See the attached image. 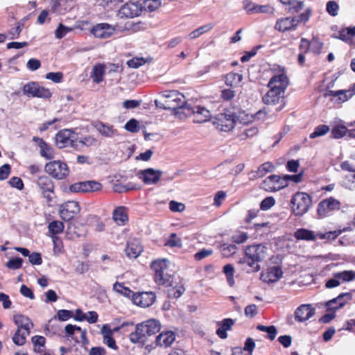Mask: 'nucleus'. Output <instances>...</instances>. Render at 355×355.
Instances as JSON below:
<instances>
[{"mask_svg": "<svg viewBox=\"0 0 355 355\" xmlns=\"http://www.w3.org/2000/svg\"><path fill=\"white\" fill-rule=\"evenodd\" d=\"M244 257L241 258L238 263L246 264L251 272H258L261 267L259 264L263 261L268 255V248L263 244H253L247 245L244 248Z\"/></svg>", "mask_w": 355, "mask_h": 355, "instance_id": "f257e3e1", "label": "nucleus"}, {"mask_svg": "<svg viewBox=\"0 0 355 355\" xmlns=\"http://www.w3.org/2000/svg\"><path fill=\"white\" fill-rule=\"evenodd\" d=\"M155 105L164 110L176 111L181 109L186 112L185 107L188 104L184 95L178 90H165L159 94V98L155 101Z\"/></svg>", "mask_w": 355, "mask_h": 355, "instance_id": "f03ea898", "label": "nucleus"}, {"mask_svg": "<svg viewBox=\"0 0 355 355\" xmlns=\"http://www.w3.org/2000/svg\"><path fill=\"white\" fill-rule=\"evenodd\" d=\"M313 8L310 6L297 16L282 17L277 19L274 28L280 33L295 31L299 24H306L313 15Z\"/></svg>", "mask_w": 355, "mask_h": 355, "instance_id": "7ed1b4c3", "label": "nucleus"}, {"mask_svg": "<svg viewBox=\"0 0 355 355\" xmlns=\"http://www.w3.org/2000/svg\"><path fill=\"white\" fill-rule=\"evenodd\" d=\"M266 111L261 110L256 112L255 114L252 115L248 122H243V125L239 128L235 137V139L239 142H242L257 136L259 133L258 127L252 124H249V123L252 122L255 119H264L266 116Z\"/></svg>", "mask_w": 355, "mask_h": 355, "instance_id": "20e7f679", "label": "nucleus"}, {"mask_svg": "<svg viewBox=\"0 0 355 355\" xmlns=\"http://www.w3.org/2000/svg\"><path fill=\"white\" fill-rule=\"evenodd\" d=\"M312 206L311 196L302 191L296 192L291 199L290 207L292 213L296 216H302Z\"/></svg>", "mask_w": 355, "mask_h": 355, "instance_id": "39448f33", "label": "nucleus"}, {"mask_svg": "<svg viewBox=\"0 0 355 355\" xmlns=\"http://www.w3.org/2000/svg\"><path fill=\"white\" fill-rule=\"evenodd\" d=\"M150 268L154 272V282L158 286L168 285L172 276L167 272L166 259H157L152 261Z\"/></svg>", "mask_w": 355, "mask_h": 355, "instance_id": "423d86ee", "label": "nucleus"}, {"mask_svg": "<svg viewBox=\"0 0 355 355\" xmlns=\"http://www.w3.org/2000/svg\"><path fill=\"white\" fill-rule=\"evenodd\" d=\"M23 94L29 98H50L52 92L37 82L31 81L23 86Z\"/></svg>", "mask_w": 355, "mask_h": 355, "instance_id": "0eeeda50", "label": "nucleus"}, {"mask_svg": "<svg viewBox=\"0 0 355 355\" xmlns=\"http://www.w3.org/2000/svg\"><path fill=\"white\" fill-rule=\"evenodd\" d=\"M44 170L52 178L59 180L65 179L69 173L67 164L60 160H54L46 163Z\"/></svg>", "mask_w": 355, "mask_h": 355, "instance_id": "6e6552de", "label": "nucleus"}, {"mask_svg": "<svg viewBox=\"0 0 355 355\" xmlns=\"http://www.w3.org/2000/svg\"><path fill=\"white\" fill-rule=\"evenodd\" d=\"M35 182L46 202L50 204L53 201L55 190V184L52 179L46 175H42L37 178Z\"/></svg>", "mask_w": 355, "mask_h": 355, "instance_id": "1a4fd4ad", "label": "nucleus"}, {"mask_svg": "<svg viewBox=\"0 0 355 355\" xmlns=\"http://www.w3.org/2000/svg\"><path fill=\"white\" fill-rule=\"evenodd\" d=\"M236 119L237 116L234 112L225 109L224 112L218 114L215 123L220 131L229 132L234 128Z\"/></svg>", "mask_w": 355, "mask_h": 355, "instance_id": "9d476101", "label": "nucleus"}, {"mask_svg": "<svg viewBox=\"0 0 355 355\" xmlns=\"http://www.w3.org/2000/svg\"><path fill=\"white\" fill-rule=\"evenodd\" d=\"M55 145L58 148L74 147L77 141V135L69 129L59 130L55 137Z\"/></svg>", "mask_w": 355, "mask_h": 355, "instance_id": "9b49d317", "label": "nucleus"}, {"mask_svg": "<svg viewBox=\"0 0 355 355\" xmlns=\"http://www.w3.org/2000/svg\"><path fill=\"white\" fill-rule=\"evenodd\" d=\"M186 115L193 116L194 123H202L209 121L211 117L209 110L200 105H187L185 107Z\"/></svg>", "mask_w": 355, "mask_h": 355, "instance_id": "f8f14e48", "label": "nucleus"}, {"mask_svg": "<svg viewBox=\"0 0 355 355\" xmlns=\"http://www.w3.org/2000/svg\"><path fill=\"white\" fill-rule=\"evenodd\" d=\"M340 206V202L333 197L322 200L318 205V216L319 218H324L328 216L331 212L339 210Z\"/></svg>", "mask_w": 355, "mask_h": 355, "instance_id": "ddd939ff", "label": "nucleus"}, {"mask_svg": "<svg viewBox=\"0 0 355 355\" xmlns=\"http://www.w3.org/2000/svg\"><path fill=\"white\" fill-rule=\"evenodd\" d=\"M333 277L325 282V287L333 288L338 286L342 283L350 282L355 280V271L343 270L334 272Z\"/></svg>", "mask_w": 355, "mask_h": 355, "instance_id": "4468645a", "label": "nucleus"}, {"mask_svg": "<svg viewBox=\"0 0 355 355\" xmlns=\"http://www.w3.org/2000/svg\"><path fill=\"white\" fill-rule=\"evenodd\" d=\"M277 73L270 79L267 87L285 92L289 85V79L284 67H279Z\"/></svg>", "mask_w": 355, "mask_h": 355, "instance_id": "2eb2a0df", "label": "nucleus"}, {"mask_svg": "<svg viewBox=\"0 0 355 355\" xmlns=\"http://www.w3.org/2000/svg\"><path fill=\"white\" fill-rule=\"evenodd\" d=\"M80 207L77 201L69 200L59 206V215L64 221L73 219L79 214Z\"/></svg>", "mask_w": 355, "mask_h": 355, "instance_id": "dca6fc26", "label": "nucleus"}, {"mask_svg": "<svg viewBox=\"0 0 355 355\" xmlns=\"http://www.w3.org/2000/svg\"><path fill=\"white\" fill-rule=\"evenodd\" d=\"M287 187L284 176L270 175L261 183V188L268 192H276Z\"/></svg>", "mask_w": 355, "mask_h": 355, "instance_id": "f3484780", "label": "nucleus"}, {"mask_svg": "<svg viewBox=\"0 0 355 355\" xmlns=\"http://www.w3.org/2000/svg\"><path fill=\"white\" fill-rule=\"evenodd\" d=\"M143 7L140 3L129 1L120 7L118 15L121 18H134L141 15Z\"/></svg>", "mask_w": 355, "mask_h": 355, "instance_id": "a211bd4d", "label": "nucleus"}, {"mask_svg": "<svg viewBox=\"0 0 355 355\" xmlns=\"http://www.w3.org/2000/svg\"><path fill=\"white\" fill-rule=\"evenodd\" d=\"M352 300V294L350 292L342 293L336 297L326 302L325 306L327 311L336 312L339 309L344 307L349 302Z\"/></svg>", "mask_w": 355, "mask_h": 355, "instance_id": "6ab92c4d", "label": "nucleus"}, {"mask_svg": "<svg viewBox=\"0 0 355 355\" xmlns=\"http://www.w3.org/2000/svg\"><path fill=\"white\" fill-rule=\"evenodd\" d=\"M268 88L269 90L262 97L263 102L266 105L282 103V105L277 109L278 111L281 110L285 105V92L276 90L271 87Z\"/></svg>", "mask_w": 355, "mask_h": 355, "instance_id": "aec40b11", "label": "nucleus"}, {"mask_svg": "<svg viewBox=\"0 0 355 355\" xmlns=\"http://www.w3.org/2000/svg\"><path fill=\"white\" fill-rule=\"evenodd\" d=\"M156 300V295L153 291L135 293L132 295V302L140 307L146 308L152 306Z\"/></svg>", "mask_w": 355, "mask_h": 355, "instance_id": "412c9836", "label": "nucleus"}, {"mask_svg": "<svg viewBox=\"0 0 355 355\" xmlns=\"http://www.w3.org/2000/svg\"><path fill=\"white\" fill-rule=\"evenodd\" d=\"M102 184L95 180L78 182L71 184L69 189L72 192H94L101 190Z\"/></svg>", "mask_w": 355, "mask_h": 355, "instance_id": "4be33fe9", "label": "nucleus"}, {"mask_svg": "<svg viewBox=\"0 0 355 355\" xmlns=\"http://www.w3.org/2000/svg\"><path fill=\"white\" fill-rule=\"evenodd\" d=\"M65 333L67 337H71L77 343L86 345L88 343L86 330H83L80 327L69 324L65 327Z\"/></svg>", "mask_w": 355, "mask_h": 355, "instance_id": "5701e85b", "label": "nucleus"}, {"mask_svg": "<svg viewBox=\"0 0 355 355\" xmlns=\"http://www.w3.org/2000/svg\"><path fill=\"white\" fill-rule=\"evenodd\" d=\"M162 175V172L161 171L151 168L141 170L137 173L138 178L146 184H157L161 179Z\"/></svg>", "mask_w": 355, "mask_h": 355, "instance_id": "b1692460", "label": "nucleus"}, {"mask_svg": "<svg viewBox=\"0 0 355 355\" xmlns=\"http://www.w3.org/2000/svg\"><path fill=\"white\" fill-rule=\"evenodd\" d=\"M115 31V27L107 23H99L92 27L91 33L96 38L107 39L112 36Z\"/></svg>", "mask_w": 355, "mask_h": 355, "instance_id": "393cba45", "label": "nucleus"}, {"mask_svg": "<svg viewBox=\"0 0 355 355\" xmlns=\"http://www.w3.org/2000/svg\"><path fill=\"white\" fill-rule=\"evenodd\" d=\"M164 286L167 288V297L171 300L178 299L184 294L186 290L184 284L181 280L179 282H174L171 279L168 285H164Z\"/></svg>", "mask_w": 355, "mask_h": 355, "instance_id": "a878e982", "label": "nucleus"}, {"mask_svg": "<svg viewBox=\"0 0 355 355\" xmlns=\"http://www.w3.org/2000/svg\"><path fill=\"white\" fill-rule=\"evenodd\" d=\"M123 326H125V323H123L121 327H116L112 330L111 329L109 324H103L101 330L103 337V343L107 345V347L111 349H117L118 346L116 345V341L114 339L112 335L114 331H119Z\"/></svg>", "mask_w": 355, "mask_h": 355, "instance_id": "bb28decb", "label": "nucleus"}, {"mask_svg": "<svg viewBox=\"0 0 355 355\" xmlns=\"http://www.w3.org/2000/svg\"><path fill=\"white\" fill-rule=\"evenodd\" d=\"M283 275L280 266H272L261 273L260 279L263 282L270 284L277 282Z\"/></svg>", "mask_w": 355, "mask_h": 355, "instance_id": "cd10ccee", "label": "nucleus"}, {"mask_svg": "<svg viewBox=\"0 0 355 355\" xmlns=\"http://www.w3.org/2000/svg\"><path fill=\"white\" fill-rule=\"evenodd\" d=\"M281 3L287 6L286 12L291 16H297L307 8L305 6L304 1L301 0H286Z\"/></svg>", "mask_w": 355, "mask_h": 355, "instance_id": "c85d7f7f", "label": "nucleus"}, {"mask_svg": "<svg viewBox=\"0 0 355 355\" xmlns=\"http://www.w3.org/2000/svg\"><path fill=\"white\" fill-rule=\"evenodd\" d=\"M315 314V309L311 304H301L295 311V320L303 322L311 318Z\"/></svg>", "mask_w": 355, "mask_h": 355, "instance_id": "c756f323", "label": "nucleus"}, {"mask_svg": "<svg viewBox=\"0 0 355 355\" xmlns=\"http://www.w3.org/2000/svg\"><path fill=\"white\" fill-rule=\"evenodd\" d=\"M143 251V246L139 239H133L127 242L125 250V254L129 258L138 257Z\"/></svg>", "mask_w": 355, "mask_h": 355, "instance_id": "7c9ffc66", "label": "nucleus"}, {"mask_svg": "<svg viewBox=\"0 0 355 355\" xmlns=\"http://www.w3.org/2000/svg\"><path fill=\"white\" fill-rule=\"evenodd\" d=\"M175 340V334L172 331H164L156 336L155 345L160 347H170Z\"/></svg>", "mask_w": 355, "mask_h": 355, "instance_id": "2f4dec72", "label": "nucleus"}, {"mask_svg": "<svg viewBox=\"0 0 355 355\" xmlns=\"http://www.w3.org/2000/svg\"><path fill=\"white\" fill-rule=\"evenodd\" d=\"M14 322L17 326V329L26 331V334H30L31 329L33 327V323L27 316L22 314L15 315Z\"/></svg>", "mask_w": 355, "mask_h": 355, "instance_id": "473e14b6", "label": "nucleus"}, {"mask_svg": "<svg viewBox=\"0 0 355 355\" xmlns=\"http://www.w3.org/2000/svg\"><path fill=\"white\" fill-rule=\"evenodd\" d=\"M33 141L36 142L40 148V155L46 159H51L54 157V150L43 139L34 137Z\"/></svg>", "mask_w": 355, "mask_h": 355, "instance_id": "72a5a7b5", "label": "nucleus"}, {"mask_svg": "<svg viewBox=\"0 0 355 355\" xmlns=\"http://www.w3.org/2000/svg\"><path fill=\"white\" fill-rule=\"evenodd\" d=\"M112 219L118 225H125L128 220L126 207L120 206L114 209L112 213Z\"/></svg>", "mask_w": 355, "mask_h": 355, "instance_id": "f704fd0d", "label": "nucleus"}, {"mask_svg": "<svg viewBox=\"0 0 355 355\" xmlns=\"http://www.w3.org/2000/svg\"><path fill=\"white\" fill-rule=\"evenodd\" d=\"M105 68L106 66L104 63H97L93 66L90 72V78L94 83L99 84L103 80Z\"/></svg>", "mask_w": 355, "mask_h": 355, "instance_id": "c9c22d12", "label": "nucleus"}, {"mask_svg": "<svg viewBox=\"0 0 355 355\" xmlns=\"http://www.w3.org/2000/svg\"><path fill=\"white\" fill-rule=\"evenodd\" d=\"M275 167L270 162H266L261 164L257 171L250 173V179H259L264 177L267 173H271L275 170Z\"/></svg>", "mask_w": 355, "mask_h": 355, "instance_id": "e433bc0d", "label": "nucleus"}, {"mask_svg": "<svg viewBox=\"0 0 355 355\" xmlns=\"http://www.w3.org/2000/svg\"><path fill=\"white\" fill-rule=\"evenodd\" d=\"M146 336H153L158 333L161 329V324L159 320L150 319L141 322Z\"/></svg>", "mask_w": 355, "mask_h": 355, "instance_id": "4c0bfd02", "label": "nucleus"}, {"mask_svg": "<svg viewBox=\"0 0 355 355\" xmlns=\"http://www.w3.org/2000/svg\"><path fill=\"white\" fill-rule=\"evenodd\" d=\"M146 337L145 331L141 323L137 324L135 326V331L131 332L128 336L130 341L134 344L144 343Z\"/></svg>", "mask_w": 355, "mask_h": 355, "instance_id": "58836bf2", "label": "nucleus"}, {"mask_svg": "<svg viewBox=\"0 0 355 355\" xmlns=\"http://www.w3.org/2000/svg\"><path fill=\"white\" fill-rule=\"evenodd\" d=\"M293 236L297 241L303 240L307 241H313L316 239V235L315 232L305 228L297 229L294 232Z\"/></svg>", "mask_w": 355, "mask_h": 355, "instance_id": "ea45409f", "label": "nucleus"}, {"mask_svg": "<svg viewBox=\"0 0 355 355\" xmlns=\"http://www.w3.org/2000/svg\"><path fill=\"white\" fill-rule=\"evenodd\" d=\"M242 80L243 76L239 73L230 72L224 76L225 85L231 88L239 86Z\"/></svg>", "mask_w": 355, "mask_h": 355, "instance_id": "a19ab883", "label": "nucleus"}, {"mask_svg": "<svg viewBox=\"0 0 355 355\" xmlns=\"http://www.w3.org/2000/svg\"><path fill=\"white\" fill-rule=\"evenodd\" d=\"M33 351L36 353H43L46 351V338L42 336H34L31 338Z\"/></svg>", "mask_w": 355, "mask_h": 355, "instance_id": "79ce46f5", "label": "nucleus"}, {"mask_svg": "<svg viewBox=\"0 0 355 355\" xmlns=\"http://www.w3.org/2000/svg\"><path fill=\"white\" fill-rule=\"evenodd\" d=\"M64 228V225L63 222L60 220H53L48 225V230L49 233V236L51 237L53 236H57L59 234H61Z\"/></svg>", "mask_w": 355, "mask_h": 355, "instance_id": "37998d69", "label": "nucleus"}, {"mask_svg": "<svg viewBox=\"0 0 355 355\" xmlns=\"http://www.w3.org/2000/svg\"><path fill=\"white\" fill-rule=\"evenodd\" d=\"M113 290L124 297L131 298L132 300V295H135V293L129 287L125 286L123 283L118 282L114 284Z\"/></svg>", "mask_w": 355, "mask_h": 355, "instance_id": "c03bdc74", "label": "nucleus"}, {"mask_svg": "<svg viewBox=\"0 0 355 355\" xmlns=\"http://www.w3.org/2000/svg\"><path fill=\"white\" fill-rule=\"evenodd\" d=\"M355 94V88L352 85L349 89H340L338 98L335 99L337 103H343L349 100Z\"/></svg>", "mask_w": 355, "mask_h": 355, "instance_id": "a18cd8bd", "label": "nucleus"}, {"mask_svg": "<svg viewBox=\"0 0 355 355\" xmlns=\"http://www.w3.org/2000/svg\"><path fill=\"white\" fill-rule=\"evenodd\" d=\"M26 19H27L26 17L21 19L17 23L15 27L10 29V31H8V35L10 36V40L17 39L19 37L21 31L24 27L25 21Z\"/></svg>", "mask_w": 355, "mask_h": 355, "instance_id": "49530a36", "label": "nucleus"}, {"mask_svg": "<svg viewBox=\"0 0 355 355\" xmlns=\"http://www.w3.org/2000/svg\"><path fill=\"white\" fill-rule=\"evenodd\" d=\"M248 239V234L240 230L235 231L231 236V241L238 245L245 243Z\"/></svg>", "mask_w": 355, "mask_h": 355, "instance_id": "de8ad7c7", "label": "nucleus"}, {"mask_svg": "<svg viewBox=\"0 0 355 355\" xmlns=\"http://www.w3.org/2000/svg\"><path fill=\"white\" fill-rule=\"evenodd\" d=\"M223 271L224 274L225 275L227 284L230 286L232 287L234 284V266L230 264H226L224 266Z\"/></svg>", "mask_w": 355, "mask_h": 355, "instance_id": "09e8293b", "label": "nucleus"}, {"mask_svg": "<svg viewBox=\"0 0 355 355\" xmlns=\"http://www.w3.org/2000/svg\"><path fill=\"white\" fill-rule=\"evenodd\" d=\"M26 331L17 329L15 334L12 336V341L16 345H23L26 343V336L29 334H26Z\"/></svg>", "mask_w": 355, "mask_h": 355, "instance_id": "8fccbe9b", "label": "nucleus"}, {"mask_svg": "<svg viewBox=\"0 0 355 355\" xmlns=\"http://www.w3.org/2000/svg\"><path fill=\"white\" fill-rule=\"evenodd\" d=\"M182 243L181 238L178 237L175 233H171L164 243V246L169 248H182Z\"/></svg>", "mask_w": 355, "mask_h": 355, "instance_id": "3c124183", "label": "nucleus"}, {"mask_svg": "<svg viewBox=\"0 0 355 355\" xmlns=\"http://www.w3.org/2000/svg\"><path fill=\"white\" fill-rule=\"evenodd\" d=\"M257 329L261 331L266 332L268 334L266 337L270 340H273L277 334V329L274 325L267 327L262 324H259L257 325Z\"/></svg>", "mask_w": 355, "mask_h": 355, "instance_id": "603ef678", "label": "nucleus"}, {"mask_svg": "<svg viewBox=\"0 0 355 355\" xmlns=\"http://www.w3.org/2000/svg\"><path fill=\"white\" fill-rule=\"evenodd\" d=\"M96 128L103 136L112 137L114 135L115 130L113 129V126L107 125L102 122L97 123Z\"/></svg>", "mask_w": 355, "mask_h": 355, "instance_id": "864d4df0", "label": "nucleus"}, {"mask_svg": "<svg viewBox=\"0 0 355 355\" xmlns=\"http://www.w3.org/2000/svg\"><path fill=\"white\" fill-rule=\"evenodd\" d=\"M348 130L345 126L344 125H336L334 126L331 131V137L334 139H340L345 136L347 133L348 134Z\"/></svg>", "mask_w": 355, "mask_h": 355, "instance_id": "5fc2aeb1", "label": "nucleus"}, {"mask_svg": "<svg viewBox=\"0 0 355 355\" xmlns=\"http://www.w3.org/2000/svg\"><path fill=\"white\" fill-rule=\"evenodd\" d=\"M213 28V26L211 24H206L204 26H202L196 30L191 32L189 35V37L190 39H196L198 37H200L203 33H205L210 31Z\"/></svg>", "mask_w": 355, "mask_h": 355, "instance_id": "6e6d98bb", "label": "nucleus"}, {"mask_svg": "<svg viewBox=\"0 0 355 355\" xmlns=\"http://www.w3.org/2000/svg\"><path fill=\"white\" fill-rule=\"evenodd\" d=\"M310 43L311 44V51L316 55L320 54L323 48L322 42L318 37H313L310 40Z\"/></svg>", "mask_w": 355, "mask_h": 355, "instance_id": "4d7b16f0", "label": "nucleus"}, {"mask_svg": "<svg viewBox=\"0 0 355 355\" xmlns=\"http://www.w3.org/2000/svg\"><path fill=\"white\" fill-rule=\"evenodd\" d=\"M53 244L54 254H60L64 252V245L62 240L58 236H51Z\"/></svg>", "mask_w": 355, "mask_h": 355, "instance_id": "13d9d810", "label": "nucleus"}, {"mask_svg": "<svg viewBox=\"0 0 355 355\" xmlns=\"http://www.w3.org/2000/svg\"><path fill=\"white\" fill-rule=\"evenodd\" d=\"M238 250L235 244L224 243L221 245V252L224 257H229L234 254Z\"/></svg>", "mask_w": 355, "mask_h": 355, "instance_id": "bf43d9fd", "label": "nucleus"}, {"mask_svg": "<svg viewBox=\"0 0 355 355\" xmlns=\"http://www.w3.org/2000/svg\"><path fill=\"white\" fill-rule=\"evenodd\" d=\"M330 128L327 125H320L315 128L314 131L310 135L311 139L321 137L329 132Z\"/></svg>", "mask_w": 355, "mask_h": 355, "instance_id": "052dcab7", "label": "nucleus"}, {"mask_svg": "<svg viewBox=\"0 0 355 355\" xmlns=\"http://www.w3.org/2000/svg\"><path fill=\"white\" fill-rule=\"evenodd\" d=\"M336 38L339 39L346 42H351L352 41V36L351 33V28H344L338 31V35Z\"/></svg>", "mask_w": 355, "mask_h": 355, "instance_id": "680f3d73", "label": "nucleus"}, {"mask_svg": "<svg viewBox=\"0 0 355 355\" xmlns=\"http://www.w3.org/2000/svg\"><path fill=\"white\" fill-rule=\"evenodd\" d=\"M123 2V0H101V5L107 10H114Z\"/></svg>", "mask_w": 355, "mask_h": 355, "instance_id": "e2e57ef3", "label": "nucleus"}, {"mask_svg": "<svg viewBox=\"0 0 355 355\" xmlns=\"http://www.w3.org/2000/svg\"><path fill=\"white\" fill-rule=\"evenodd\" d=\"M339 6L338 3L334 0L329 1L326 5V10L332 17L338 15Z\"/></svg>", "mask_w": 355, "mask_h": 355, "instance_id": "0e129e2a", "label": "nucleus"}, {"mask_svg": "<svg viewBox=\"0 0 355 355\" xmlns=\"http://www.w3.org/2000/svg\"><path fill=\"white\" fill-rule=\"evenodd\" d=\"M23 263V259L21 257L12 258L8 261L6 266L11 270H17L21 268Z\"/></svg>", "mask_w": 355, "mask_h": 355, "instance_id": "69168bd1", "label": "nucleus"}, {"mask_svg": "<svg viewBox=\"0 0 355 355\" xmlns=\"http://www.w3.org/2000/svg\"><path fill=\"white\" fill-rule=\"evenodd\" d=\"M71 31V28L67 27L62 24H60L55 31V37L58 39H61Z\"/></svg>", "mask_w": 355, "mask_h": 355, "instance_id": "338daca9", "label": "nucleus"}, {"mask_svg": "<svg viewBox=\"0 0 355 355\" xmlns=\"http://www.w3.org/2000/svg\"><path fill=\"white\" fill-rule=\"evenodd\" d=\"M125 128L130 132H137L139 130V122L135 119H131L125 123Z\"/></svg>", "mask_w": 355, "mask_h": 355, "instance_id": "774afa93", "label": "nucleus"}]
</instances>
